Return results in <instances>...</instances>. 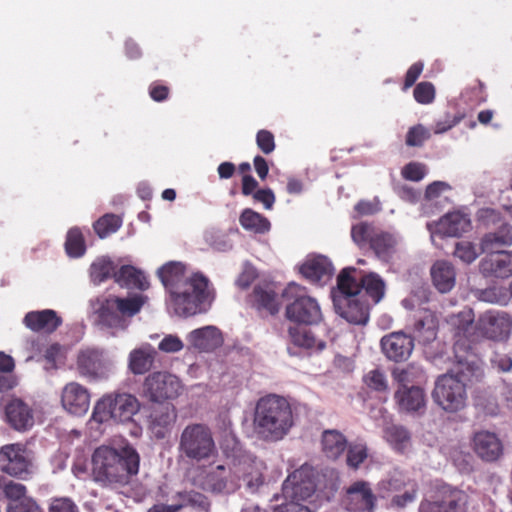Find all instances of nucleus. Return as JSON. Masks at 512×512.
I'll return each mask as SVG.
<instances>
[{
	"label": "nucleus",
	"mask_w": 512,
	"mask_h": 512,
	"mask_svg": "<svg viewBox=\"0 0 512 512\" xmlns=\"http://www.w3.org/2000/svg\"><path fill=\"white\" fill-rule=\"evenodd\" d=\"M186 266L181 262H169L158 270L159 278L169 291L177 314L195 315L201 311V305L214 298L213 289H209V279L202 273H193L186 277Z\"/></svg>",
	"instance_id": "nucleus-1"
},
{
	"label": "nucleus",
	"mask_w": 512,
	"mask_h": 512,
	"mask_svg": "<svg viewBox=\"0 0 512 512\" xmlns=\"http://www.w3.org/2000/svg\"><path fill=\"white\" fill-rule=\"evenodd\" d=\"M92 479L104 488L128 485L139 472L140 456L131 446L117 450L100 446L92 454Z\"/></svg>",
	"instance_id": "nucleus-2"
},
{
	"label": "nucleus",
	"mask_w": 512,
	"mask_h": 512,
	"mask_svg": "<svg viewBox=\"0 0 512 512\" xmlns=\"http://www.w3.org/2000/svg\"><path fill=\"white\" fill-rule=\"evenodd\" d=\"M294 425L291 404L275 394L260 398L255 407L254 431L257 437L266 442L282 440Z\"/></svg>",
	"instance_id": "nucleus-3"
},
{
	"label": "nucleus",
	"mask_w": 512,
	"mask_h": 512,
	"mask_svg": "<svg viewBox=\"0 0 512 512\" xmlns=\"http://www.w3.org/2000/svg\"><path fill=\"white\" fill-rule=\"evenodd\" d=\"M455 369L440 375L432 391L434 402L446 412L454 413L466 406V386L476 376L479 367L468 358H456Z\"/></svg>",
	"instance_id": "nucleus-4"
},
{
	"label": "nucleus",
	"mask_w": 512,
	"mask_h": 512,
	"mask_svg": "<svg viewBox=\"0 0 512 512\" xmlns=\"http://www.w3.org/2000/svg\"><path fill=\"white\" fill-rule=\"evenodd\" d=\"M355 268H344L337 277V291L333 293L335 311L352 324L364 325L369 319L370 304L359 293V285L352 276Z\"/></svg>",
	"instance_id": "nucleus-5"
},
{
	"label": "nucleus",
	"mask_w": 512,
	"mask_h": 512,
	"mask_svg": "<svg viewBox=\"0 0 512 512\" xmlns=\"http://www.w3.org/2000/svg\"><path fill=\"white\" fill-rule=\"evenodd\" d=\"M146 299L140 294L127 298L115 295L100 296L92 302V307L99 325L109 329L125 330L130 318L140 312Z\"/></svg>",
	"instance_id": "nucleus-6"
},
{
	"label": "nucleus",
	"mask_w": 512,
	"mask_h": 512,
	"mask_svg": "<svg viewBox=\"0 0 512 512\" xmlns=\"http://www.w3.org/2000/svg\"><path fill=\"white\" fill-rule=\"evenodd\" d=\"M287 302L285 316L288 320L304 325L317 324L322 319V313L317 300L308 295L305 287L291 282L282 292Z\"/></svg>",
	"instance_id": "nucleus-7"
},
{
	"label": "nucleus",
	"mask_w": 512,
	"mask_h": 512,
	"mask_svg": "<svg viewBox=\"0 0 512 512\" xmlns=\"http://www.w3.org/2000/svg\"><path fill=\"white\" fill-rule=\"evenodd\" d=\"M178 450L185 458L201 462L217 454L211 428L204 423L188 424L181 432Z\"/></svg>",
	"instance_id": "nucleus-8"
},
{
	"label": "nucleus",
	"mask_w": 512,
	"mask_h": 512,
	"mask_svg": "<svg viewBox=\"0 0 512 512\" xmlns=\"http://www.w3.org/2000/svg\"><path fill=\"white\" fill-rule=\"evenodd\" d=\"M316 491L315 477L313 469L308 465H303L299 469L292 472L282 485V494L289 504H285L283 508L285 512H295L303 510L300 502L311 498Z\"/></svg>",
	"instance_id": "nucleus-9"
},
{
	"label": "nucleus",
	"mask_w": 512,
	"mask_h": 512,
	"mask_svg": "<svg viewBox=\"0 0 512 512\" xmlns=\"http://www.w3.org/2000/svg\"><path fill=\"white\" fill-rule=\"evenodd\" d=\"M32 452L23 443H10L0 448V471L12 478L28 481L34 475Z\"/></svg>",
	"instance_id": "nucleus-10"
},
{
	"label": "nucleus",
	"mask_w": 512,
	"mask_h": 512,
	"mask_svg": "<svg viewBox=\"0 0 512 512\" xmlns=\"http://www.w3.org/2000/svg\"><path fill=\"white\" fill-rule=\"evenodd\" d=\"M449 321L455 329L456 340L453 346L455 358L469 359L472 345L477 343L474 335L478 334L473 310L466 308L457 314L451 315Z\"/></svg>",
	"instance_id": "nucleus-11"
},
{
	"label": "nucleus",
	"mask_w": 512,
	"mask_h": 512,
	"mask_svg": "<svg viewBox=\"0 0 512 512\" xmlns=\"http://www.w3.org/2000/svg\"><path fill=\"white\" fill-rule=\"evenodd\" d=\"M469 495L458 488L443 485L437 489L434 501H422L420 512H467Z\"/></svg>",
	"instance_id": "nucleus-12"
},
{
	"label": "nucleus",
	"mask_w": 512,
	"mask_h": 512,
	"mask_svg": "<svg viewBox=\"0 0 512 512\" xmlns=\"http://www.w3.org/2000/svg\"><path fill=\"white\" fill-rule=\"evenodd\" d=\"M182 390L178 377L167 372H154L143 383V393L150 401L159 403L177 398Z\"/></svg>",
	"instance_id": "nucleus-13"
},
{
	"label": "nucleus",
	"mask_w": 512,
	"mask_h": 512,
	"mask_svg": "<svg viewBox=\"0 0 512 512\" xmlns=\"http://www.w3.org/2000/svg\"><path fill=\"white\" fill-rule=\"evenodd\" d=\"M512 320L505 312L487 311L476 322L478 334L474 339L477 343L481 339L493 341L506 340L511 332Z\"/></svg>",
	"instance_id": "nucleus-14"
},
{
	"label": "nucleus",
	"mask_w": 512,
	"mask_h": 512,
	"mask_svg": "<svg viewBox=\"0 0 512 512\" xmlns=\"http://www.w3.org/2000/svg\"><path fill=\"white\" fill-rule=\"evenodd\" d=\"M377 498L369 482L356 481L345 492L342 503L350 512H374Z\"/></svg>",
	"instance_id": "nucleus-15"
},
{
	"label": "nucleus",
	"mask_w": 512,
	"mask_h": 512,
	"mask_svg": "<svg viewBox=\"0 0 512 512\" xmlns=\"http://www.w3.org/2000/svg\"><path fill=\"white\" fill-rule=\"evenodd\" d=\"M240 469L232 471L223 465H218L209 471L202 487L216 494H231L240 487Z\"/></svg>",
	"instance_id": "nucleus-16"
},
{
	"label": "nucleus",
	"mask_w": 512,
	"mask_h": 512,
	"mask_svg": "<svg viewBox=\"0 0 512 512\" xmlns=\"http://www.w3.org/2000/svg\"><path fill=\"white\" fill-rule=\"evenodd\" d=\"M76 364L79 373L84 377L94 380L107 377L109 363L101 349L88 347L80 350Z\"/></svg>",
	"instance_id": "nucleus-17"
},
{
	"label": "nucleus",
	"mask_w": 512,
	"mask_h": 512,
	"mask_svg": "<svg viewBox=\"0 0 512 512\" xmlns=\"http://www.w3.org/2000/svg\"><path fill=\"white\" fill-rule=\"evenodd\" d=\"M479 263V271L485 277L508 278L512 276V252L489 251Z\"/></svg>",
	"instance_id": "nucleus-18"
},
{
	"label": "nucleus",
	"mask_w": 512,
	"mask_h": 512,
	"mask_svg": "<svg viewBox=\"0 0 512 512\" xmlns=\"http://www.w3.org/2000/svg\"><path fill=\"white\" fill-rule=\"evenodd\" d=\"M61 403L63 408L70 414L82 416L89 409V391L77 382L67 383L62 389Z\"/></svg>",
	"instance_id": "nucleus-19"
},
{
	"label": "nucleus",
	"mask_w": 512,
	"mask_h": 512,
	"mask_svg": "<svg viewBox=\"0 0 512 512\" xmlns=\"http://www.w3.org/2000/svg\"><path fill=\"white\" fill-rule=\"evenodd\" d=\"M381 348L389 360L402 362L410 357L414 349V340L403 332H393L381 339Z\"/></svg>",
	"instance_id": "nucleus-20"
},
{
	"label": "nucleus",
	"mask_w": 512,
	"mask_h": 512,
	"mask_svg": "<svg viewBox=\"0 0 512 512\" xmlns=\"http://www.w3.org/2000/svg\"><path fill=\"white\" fill-rule=\"evenodd\" d=\"M177 420L173 404L166 402L153 407L149 415V429L157 439L165 438Z\"/></svg>",
	"instance_id": "nucleus-21"
},
{
	"label": "nucleus",
	"mask_w": 512,
	"mask_h": 512,
	"mask_svg": "<svg viewBox=\"0 0 512 512\" xmlns=\"http://www.w3.org/2000/svg\"><path fill=\"white\" fill-rule=\"evenodd\" d=\"M476 455L486 462H494L503 454V444L499 437L490 431L476 432L472 439Z\"/></svg>",
	"instance_id": "nucleus-22"
},
{
	"label": "nucleus",
	"mask_w": 512,
	"mask_h": 512,
	"mask_svg": "<svg viewBox=\"0 0 512 512\" xmlns=\"http://www.w3.org/2000/svg\"><path fill=\"white\" fill-rule=\"evenodd\" d=\"M23 324L33 332L51 334L61 326L62 319L56 311L44 309L26 313Z\"/></svg>",
	"instance_id": "nucleus-23"
},
{
	"label": "nucleus",
	"mask_w": 512,
	"mask_h": 512,
	"mask_svg": "<svg viewBox=\"0 0 512 512\" xmlns=\"http://www.w3.org/2000/svg\"><path fill=\"white\" fill-rule=\"evenodd\" d=\"M8 424L17 431H26L34 424L31 407L20 398H12L5 406Z\"/></svg>",
	"instance_id": "nucleus-24"
},
{
	"label": "nucleus",
	"mask_w": 512,
	"mask_h": 512,
	"mask_svg": "<svg viewBox=\"0 0 512 512\" xmlns=\"http://www.w3.org/2000/svg\"><path fill=\"white\" fill-rule=\"evenodd\" d=\"M471 228V220L468 214L461 211H453L445 214L435 224V232L443 236L459 237Z\"/></svg>",
	"instance_id": "nucleus-25"
},
{
	"label": "nucleus",
	"mask_w": 512,
	"mask_h": 512,
	"mask_svg": "<svg viewBox=\"0 0 512 512\" xmlns=\"http://www.w3.org/2000/svg\"><path fill=\"white\" fill-rule=\"evenodd\" d=\"M188 341L197 350L202 352H213L224 342L220 329L215 326H205L191 331Z\"/></svg>",
	"instance_id": "nucleus-26"
},
{
	"label": "nucleus",
	"mask_w": 512,
	"mask_h": 512,
	"mask_svg": "<svg viewBox=\"0 0 512 512\" xmlns=\"http://www.w3.org/2000/svg\"><path fill=\"white\" fill-rule=\"evenodd\" d=\"M288 336L294 346L306 350L310 355L322 352L327 345L326 341L316 336L312 330L299 326H290Z\"/></svg>",
	"instance_id": "nucleus-27"
},
{
	"label": "nucleus",
	"mask_w": 512,
	"mask_h": 512,
	"mask_svg": "<svg viewBox=\"0 0 512 512\" xmlns=\"http://www.w3.org/2000/svg\"><path fill=\"white\" fill-rule=\"evenodd\" d=\"M249 303L259 313L266 312L272 316L276 315L280 310L278 295L268 286H255L249 296Z\"/></svg>",
	"instance_id": "nucleus-28"
},
{
	"label": "nucleus",
	"mask_w": 512,
	"mask_h": 512,
	"mask_svg": "<svg viewBox=\"0 0 512 512\" xmlns=\"http://www.w3.org/2000/svg\"><path fill=\"white\" fill-rule=\"evenodd\" d=\"M395 400L402 411L410 413H422L426 406V395L418 385H412L410 388L397 389Z\"/></svg>",
	"instance_id": "nucleus-29"
},
{
	"label": "nucleus",
	"mask_w": 512,
	"mask_h": 512,
	"mask_svg": "<svg viewBox=\"0 0 512 512\" xmlns=\"http://www.w3.org/2000/svg\"><path fill=\"white\" fill-rule=\"evenodd\" d=\"M434 287L440 293L450 292L456 283V271L454 266L446 260H437L430 269Z\"/></svg>",
	"instance_id": "nucleus-30"
},
{
	"label": "nucleus",
	"mask_w": 512,
	"mask_h": 512,
	"mask_svg": "<svg viewBox=\"0 0 512 512\" xmlns=\"http://www.w3.org/2000/svg\"><path fill=\"white\" fill-rule=\"evenodd\" d=\"M110 395L113 406L114 422H128L139 411L140 404L135 396L128 393Z\"/></svg>",
	"instance_id": "nucleus-31"
},
{
	"label": "nucleus",
	"mask_w": 512,
	"mask_h": 512,
	"mask_svg": "<svg viewBox=\"0 0 512 512\" xmlns=\"http://www.w3.org/2000/svg\"><path fill=\"white\" fill-rule=\"evenodd\" d=\"M438 321L435 314L423 309L413 324V333L424 344L432 342L437 335Z\"/></svg>",
	"instance_id": "nucleus-32"
},
{
	"label": "nucleus",
	"mask_w": 512,
	"mask_h": 512,
	"mask_svg": "<svg viewBox=\"0 0 512 512\" xmlns=\"http://www.w3.org/2000/svg\"><path fill=\"white\" fill-rule=\"evenodd\" d=\"M114 281L120 286L128 289L145 291L149 288V282L144 273L132 265L121 266L114 273Z\"/></svg>",
	"instance_id": "nucleus-33"
},
{
	"label": "nucleus",
	"mask_w": 512,
	"mask_h": 512,
	"mask_svg": "<svg viewBox=\"0 0 512 512\" xmlns=\"http://www.w3.org/2000/svg\"><path fill=\"white\" fill-rule=\"evenodd\" d=\"M155 356L156 351L149 344L133 349L129 353L128 368L134 375H143L152 368Z\"/></svg>",
	"instance_id": "nucleus-34"
},
{
	"label": "nucleus",
	"mask_w": 512,
	"mask_h": 512,
	"mask_svg": "<svg viewBox=\"0 0 512 512\" xmlns=\"http://www.w3.org/2000/svg\"><path fill=\"white\" fill-rule=\"evenodd\" d=\"M481 251H494L502 246L512 245V226L508 223L499 225L496 231L486 233L481 239Z\"/></svg>",
	"instance_id": "nucleus-35"
},
{
	"label": "nucleus",
	"mask_w": 512,
	"mask_h": 512,
	"mask_svg": "<svg viewBox=\"0 0 512 512\" xmlns=\"http://www.w3.org/2000/svg\"><path fill=\"white\" fill-rule=\"evenodd\" d=\"M356 281L359 285V293L362 294V290H364L374 304L379 303L384 297L386 285L379 274L369 272L362 275L359 280L356 279Z\"/></svg>",
	"instance_id": "nucleus-36"
},
{
	"label": "nucleus",
	"mask_w": 512,
	"mask_h": 512,
	"mask_svg": "<svg viewBox=\"0 0 512 512\" xmlns=\"http://www.w3.org/2000/svg\"><path fill=\"white\" fill-rule=\"evenodd\" d=\"M301 274L313 283L321 281L332 274V264L326 257L319 256L306 261L300 268Z\"/></svg>",
	"instance_id": "nucleus-37"
},
{
	"label": "nucleus",
	"mask_w": 512,
	"mask_h": 512,
	"mask_svg": "<svg viewBox=\"0 0 512 512\" xmlns=\"http://www.w3.org/2000/svg\"><path fill=\"white\" fill-rule=\"evenodd\" d=\"M392 377L398 384V389L410 388L412 385L420 386L425 381L424 371L414 364H409L405 368L393 369Z\"/></svg>",
	"instance_id": "nucleus-38"
},
{
	"label": "nucleus",
	"mask_w": 512,
	"mask_h": 512,
	"mask_svg": "<svg viewBox=\"0 0 512 512\" xmlns=\"http://www.w3.org/2000/svg\"><path fill=\"white\" fill-rule=\"evenodd\" d=\"M322 448L328 458L337 459L346 450L347 440L337 430H326L322 435Z\"/></svg>",
	"instance_id": "nucleus-39"
},
{
	"label": "nucleus",
	"mask_w": 512,
	"mask_h": 512,
	"mask_svg": "<svg viewBox=\"0 0 512 512\" xmlns=\"http://www.w3.org/2000/svg\"><path fill=\"white\" fill-rule=\"evenodd\" d=\"M395 246L396 239L392 234L387 232H376L370 242V248L379 259L385 262H388L392 258L395 252Z\"/></svg>",
	"instance_id": "nucleus-40"
},
{
	"label": "nucleus",
	"mask_w": 512,
	"mask_h": 512,
	"mask_svg": "<svg viewBox=\"0 0 512 512\" xmlns=\"http://www.w3.org/2000/svg\"><path fill=\"white\" fill-rule=\"evenodd\" d=\"M240 225L247 231L255 234H264L270 230V221L260 213L246 208L239 217Z\"/></svg>",
	"instance_id": "nucleus-41"
},
{
	"label": "nucleus",
	"mask_w": 512,
	"mask_h": 512,
	"mask_svg": "<svg viewBox=\"0 0 512 512\" xmlns=\"http://www.w3.org/2000/svg\"><path fill=\"white\" fill-rule=\"evenodd\" d=\"M116 266L114 262L108 257H101L96 259L90 266V278L95 285H99L109 278L114 279Z\"/></svg>",
	"instance_id": "nucleus-42"
},
{
	"label": "nucleus",
	"mask_w": 512,
	"mask_h": 512,
	"mask_svg": "<svg viewBox=\"0 0 512 512\" xmlns=\"http://www.w3.org/2000/svg\"><path fill=\"white\" fill-rule=\"evenodd\" d=\"M26 493L27 488L25 485L0 475V494L9 500L10 504L19 503L23 499L28 498L29 496Z\"/></svg>",
	"instance_id": "nucleus-43"
},
{
	"label": "nucleus",
	"mask_w": 512,
	"mask_h": 512,
	"mask_svg": "<svg viewBox=\"0 0 512 512\" xmlns=\"http://www.w3.org/2000/svg\"><path fill=\"white\" fill-rule=\"evenodd\" d=\"M65 251L71 258H79L85 254V238L82 231L78 227H73L67 232Z\"/></svg>",
	"instance_id": "nucleus-44"
},
{
	"label": "nucleus",
	"mask_w": 512,
	"mask_h": 512,
	"mask_svg": "<svg viewBox=\"0 0 512 512\" xmlns=\"http://www.w3.org/2000/svg\"><path fill=\"white\" fill-rule=\"evenodd\" d=\"M385 438L397 451H404L410 442L409 431L401 425H390L385 428Z\"/></svg>",
	"instance_id": "nucleus-45"
},
{
	"label": "nucleus",
	"mask_w": 512,
	"mask_h": 512,
	"mask_svg": "<svg viewBox=\"0 0 512 512\" xmlns=\"http://www.w3.org/2000/svg\"><path fill=\"white\" fill-rule=\"evenodd\" d=\"M122 219L118 215L109 213L100 217L93 225L96 234L100 238H105L121 227Z\"/></svg>",
	"instance_id": "nucleus-46"
},
{
	"label": "nucleus",
	"mask_w": 512,
	"mask_h": 512,
	"mask_svg": "<svg viewBox=\"0 0 512 512\" xmlns=\"http://www.w3.org/2000/svg\"><path fill=\"white\" fill-rule=\"evenodd\" d=\"M67 358V349L59 343L48 346L44 352L45 369H58L63 366Z\"/></svg>",
	"instance_id": "nucleus-47"
},
{
	"label": "nucleus",
	"mask_w": 512,
	"mask_h": 512,
	"mask_svg": "<svg viewBox=\"0 0 512 512\" xmlns=\"http://www.w3.org/2000/svg\"><path fill=\"white\" fill-rule=\"evenodd\" d=\"M92 420L99 424L108 422L109 420L114 421L113 406L110 394L104 395L96 402L92 413Z\"/></svg>",
	"instance_id": "nucleus-48"
},
{
	"label": "nucleus",
	"mask_w": 512,
	"mask_h": 512,
	"mask_svg": "<svg viewBox=\"0 0 512 512\" xmlns=\"http://www.w3.org/2000/svg\"><path fill=\"white\" fill-rule=\"evenodd\" d=\"M479 299L492 304L506 305L509 302V293L506 287L492 286L481 290Z\"/></svg>",
	"instance_id": "nucleus-49"
},
{
	"label": "nucleus",
	"mask_w": 512,
	"mask_h": 512,
	"mask_svg": "<svg viewBox=\"0 0 512 512\" xmlns=\"http://www.w3.org/2000/svg\"><path fill=\"white\" fill-rule=\"evenodd\" d=\"M346 449V463L352 469H358L368 457L367 446L363 443H352Z\"/></svg>",
	"instance_id": "nucleus-50"
},
{
	"label": "nucleus",
	"mask_w": 512,
	"mask_h": 512,
	"mask_svg": "<svg viewBox=\"0 0 512 512\" xmlns=\"http://www.w3.org/2000/svg\"><path fill=\"white\" fill-rule=\"evenodd\" d=\"M431 134L422 124H417L409 128L405 143L409 147H421L430 138Z\"/></svg>",
	"instance_id": "nucleus-51"
},
{
	"label": "nucleus",
	"mask_w": 512,
	"mask_h": 512,
	"mask_svg": "<svg viewBox=\"0 0 512 512\" xmlns=\"http://www.w3.org/2000/svg\"><path fill=\"white\" fill-rule=\"evenodd\" d=\"M241 478L251 492L257 491L264 481L262 473L251 464L243 467Z\"/></svg>",
	"instance_id": "nucleus-52"
},
{
	"label": "nucleus",
	"mask_w": 512,
	"mask_h": 512,
	"mask_svg": "<svg viewBox=\"0 0 512 512\" xmlns=\"http://www.w3.org/2000/svg\"><path fill=\"white\" fill-rule=\"evenodd\" d=\"M376 234L375 228L372 224L361 222L352 226L351 237L358 245L371 242V238Z\"/></svg>",
	"instance_id": "nucleus-53"
},
{
	"label": "nucleus",
	"mask_w": 512,
	"mask_h": 512,
	"mask_svg": "<svg viewBox=\"0 0 512 512\" xmlns=\"http://www.w3.org/2000/svg\"><path fill=\"white\" fill-rule=\"evenodd\" d=\"M436 91L431 82L423 81L418 83L413 91V96L419 104H431L435 99Z\"/></svg>",
	"instance_id": "nucleus-54"
},
{
	"label": "nucleus",
	"mask_w": 512,
	"mask_h": 512,
	"mask_svg": "<svg viewBox=\"0 0 512 512\" xmlns=\"http://www.w3.org/2000/svg\"><path fill=\"white\" fill-rule=\"evenodd\" d=\"M478 255L475 245L471 242L460 241L455 245L454 256L466 264L475 261Z\"/></svg>",
	"instance_id": "nucleus-55"
},
{
	"label": "nucleus",
	"mask_w": 512,
	"mask_h": 512,
	"mask_svg": "<svg viewBox=\"0 0 512 512\" xmlns=\"http://www.w3.org/2000/svg\"><path fill=\"white\" fill-rule=\"evenodd\" d=\"M418 490V483H410L409 487L406 490L393 496V498L391 499V505L397 508L406 507L408 504L416 500Z\"/></svg>",
	"instance_id": "nucleus-56"
},
{
	"label": "nucleus",
	"mask_w": 512,
	"mask_h": 512,
	"mask_svg": "<svg viewBox=\"0 0 512 512\" xmlns=\"http://www.w3.org/2000/svg\"><path fill=\"white\" fill-rule=\"evenodd\" d=\"M364 382L370 389L377 392H385L388 389L386 377L379 369L369 371L364 376Z\"/></svg>",
	"instance_id": "nucleus-57"
},
{
	"label": "nucleus",
	"mask_w": 512,
	"mask_h": 512,
	"mask_svg": "<svg viewBox=\"0 0 512 512\" xmlns=\"http://www.w3.org/2000/svg\"><path fill=\"white\" fill-rule=\"evenodd\" d=\"M401 175L404 179L418 182L426 175V166L420 162H409L402 170Z\"/></svg>",
	"instance_id": "nucleus-58"
},
{
	"label": "nucleus",
	"mask_w": 512,
	"mask_h": 512,
	"mask_svg": "<svg viewBox=\"0 0 512 512\" xmlns=\"http://www.w3.org/2000/svg\"><path fill=\"white\" fill-rule=\"evenodd\" d=\"M410 483H418L415 479H412L406 475L398 474L392 476L384 483V488L389 492L400 493L406 490Z\"/></svg>",
	"instance_id": "nucleus-59"
},
{
	"label": "nucleus",
	"mask_w": 512,
	"mask_h": 512,
	"mask_svg": "<svg viewBox=\"0 0 512 512\" xmlns=\"http://www.w3.org/2000/svg\"><path fill=\"white\" fill-rule=\"evenodd\" d=\"M256 144L264 154H271L276 147L273 133L266 129L259 130L256 134Z\"/></svg>",
	"instance_id": "nucleus-60"
},
{
	"label": "nucleus",
	"mask_w": 512,
	"mask_h": 512,
	"mask_svg": "<svg viewBox=\"0 0 512 512\" xmlns=\"http://www.w3.org/2000/svg\"><path fill=\"white\" fill-rule=\"evenodd\" d=\"M185 505H189L197 508L202 512H209L211 508V503L207 496L202 493L190 491L187 492L184 496Z\"/></svg>",
	"instance_id": "nucleus-61"
},
{
	"label": "nucleus",
	"mask_w": 512,
	"mask_h": 512,
	"mask_svg": "<svg viewBox=\"0 0 512 512\" xmlns=\"http://www.w3.org/2000/svg\"><path fill=\"white\" fill-rule=\"evenodd\" d=\"M49 512H80L76 503L68 497L53 498Z\"/></svg>",
	"instance_id": "nucleus-62"
},
{
	"label": "nucleus",
	"mask_w": 512,
	"mask_h": 512,
	"mask_svg": "<svg viewBox=\"0 0 512 512\" xmlns=\"http://www.w3.org/2000/svg\"><path fill=\"white\" fill-rule=\"evenodd\" d=\"M183 342L178 336L167 335L159 343L158 349L166 353H175L183 349Z\"/></svg>",
	"instance_id": "nucleus-63"
},
{
	"label": "nucleus",
	"mask_w": 512,
	"mask_h": 512,
	"mask_svg": "<svg viewBox=\"0 0 512 512\" xmlns=\"http://www.w3.org/2000/svg\"><path fill=\"white\" fill-rule=\"evenodd\" d=\"M8 512H44L43 509L32 498L28 497L23 501L8 506Z\"/></svg>",
	"instance_id": "nucleus-64"
}]
</instances>
